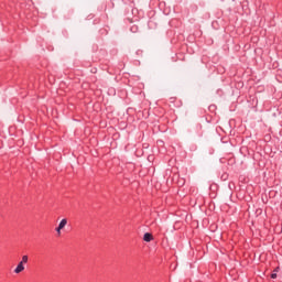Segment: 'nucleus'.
<instances>
[{
  "label": "nucleus",
  "mask_w": 282,
  "mask_h": 282,
  "mask_svg": "<svg viewBox=\"0 0 282 282\" xmlns=\"http://www.w3.org/2000/svg\"><path fill=\"white\" fill-rule=\"evenodd\" d=\"M65 226H67V219H66V218H63V219L59 221L57 228H55V230H56L58 237H61V230H64V229H65Z\"/></svg>",
  "instance_id": "nucleus-2"
},
{
  "label": "nucleus",
  "mask_w": 282,
  "mask_h": 282,
  "mask_svg": "<svg viewBox=\"0 0 282 282\" xmlns=\"http://www.w3.org/2000/svg\"><path fill=\"white\" fill-rule=\"evenodd\" d=\"M274 272H279V268H276V269L274 270Z\"/></svg>",
  "instance_id": "nucleus-5"
},
{
  "label": "nucleus",
  "mask_w": 282,
  "mask_h": 282,
  "mask_svg": "<svg viewBox=\"0 0 282 282\" xmlns=\"http://www.w3.org/2000/svg\"><path fill=\"white\" fill-rule=\"evenodd\" d=\"M29 260H30V258L28 256H23L22 260L18 263L17 268L14 269V273L21 274V272H23V270H25L24 263H28Z\"/></svg>",
  "instance_id": "nucleus-1"
},
{
  "label": "nucleus",
  "mask_w": 282,
  "mask_h": 282,
  "mask_svg": "<svg viewBox=\"0 0 282 282\" xmlns=\"http://www.w3.org/2000/svg\"><path fill=\"white\" fill-rule=\"evenodd\" d=\"M271 279H276V273H272Z\"/></svg>",
  "instance_id": "nucleus-4"
},
{
  "label": "nucleus",
  "mask_w": 282,
  "mask_h": 282,
  "mask_svg": "<svg viewBox=\"0 0 282 282\" xmlns=\"http://www.w3.org/2000/svg\"><path fill=\"white\" fill-rule=\"evenodd\" d=\"M143 240L144 241H153V235H151V234H149V232H147V234H144V236H143Z\"/></svg>",
  "instance_id": "nucleus-3"
}]
</instances>
